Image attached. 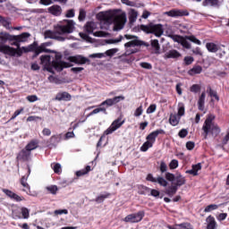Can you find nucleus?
I'll list each match as a JSON object with an SVG mask.
<instances>
[{
	"label": "nucleus",
	"instance_id": "f257e3e1",
	"mask_svg": "<svg viewBox=\"0 0 229 229\" xmlns=\"http://www.w3.org/2000/svg\"><path fill=\"white\" fill-rule=\"evenodd\" d=\"M31 37V34L23 32L20 35H12L7 32H0V53L8 55L9 56H22V53H31L35 51V46L30 45L29 47H21V43L28 42V38ZM6 42H11V46H15L17 48L12 47L8 45H4Z\"/></svg>",
	"mask_w": 229,
	"mask_h": 229
},
{
	"label": "nucleus",
	"instance_id": "f03ea898",
	"mask_svg": "<svg viewBox=\"0 0 229 229\" xmlns=\"http://www.w3.org/2000/svg\"><path fill=\"white\" fill-rule=\"evenodd\" d=\"M50 53L52 54L40 56V64L43 65L44 69H46L47 71H49L51 72L54 68L55 69V71L62 72L64 71V69L72 67V64L62 61V55H60L59 53L51 50Z\"/></svg>",
	"mask_w": 229,
	"mask_h": 229
},
{
	"label": "nucleus",
	"instance_id": "7ed1b4c3",
	"mask_svg": "<svg viewBox=\"0 0 229 229\" xmlns=\"http://www.w3.org/2000/svg\"><path fill=\"white\" fill-rule=\"evenodd\" d=\"M98 17L101 21H106V22H114V31H120L126 24V14L117 10L100 13Z\"/></svg>",
	"mask_w": 229,
	"mask_h": 229
},
{
	"label": "nucleus",
	"instance_id": "20e7f679",
	"mask_svg": "<svg viewBox=\"0 0 229 229\" xmlns=\"http://www.w3.org/2000/svg\"><path fill=\"white\" fill-rule=\"evenodd\" d=\"M216 119V115L208 114L202 126L203 137L207 139L208 137V133H211L214 137H217L218 133H221V129L216 123H214V120Z\"/></svg>",
	"mask_w": 229,
	"mask_h": 229
},
{
	"label": "nucleus",
	"instance_id": "39448f33",
	"mask_svg": "<svg viewBox=\"0 0 229 229\" xmlns=\"http://www.w3.org/2000/svg\"><path fill=\"white\" fill-rule=\"evenodd\" d=\"M56 31L61 37H65V35H71L76 30V22L72 20H64L59 23L55 24Z\"/></svg>",
	"mask_w": 229,
	"mask_h": 229
},
{
	"label": "nucleus",
	"instance_id": "423d86ee",
	"mask_svg": "<svg viewBox=\"0 0 229 229\" xmlns=\"http://www.w3.org/2000/svg\"><path fill=\"white\" fill-rule=\"evenodd\" d=\"M141 31L147 34H152L160 38L164 35V26L162 24L148 23V25H140Z\"/></svg>",
	"mask_w": 229,
	"mask_h": 229
},
{
	"label": "nucleus",
	"instance_id": "0eeeda50",
	"mask_svg": "<svg viewBox=\"0 0 229 229\" xmlns=\"http://www.w3.org/2000/svg\"><path fill=\"white\" fill-rule=\"evenodd\" d=\"M38 146L36 144H28L25 148L21 149V152L18 153L16 159L18 162H28L30 160V157H31V151L33 149H37Z\"/></svg>",
	"mask_w": 229,
	"mask_h": 229
},
{
	"label": "nucleus",
	"instance_id": "6e6552de",
	"mask_svg": "<svg viewBox=\"0 0 229 229\" xmlns=\"http://www.w3.org/2000/svg\"><path fill=\"white\" fill-rule=\"evenodd\" d=\"M124 38H127V40H131L127 43L124 44V47H137L139 46H145V47H149V44L146 43L140 39H139V37L130 35V34H125Z\"/></svg>",
	"mask_w": 229,
	"mask_h": 229
},
{
	"label": "nucleus",
	"instance_id": "1a4fd4ad",
	"mask_svg": "<svg viewBox=\"0 0 229 229\" xmlns=\"http://www.w3.org/2000/svg\"><path fill=\"white\" fill-rule=\"evenodd\" d=\"M95 30H98V23L94 21L86 22L84 26V31H86V33H89V34L93 33L94 37H100V38L106 37L108 35V33L103 30L94 32Z\"/></svg>",
	"mask_w": 229,
	"mask_h": 229
},
{
	"label": "nucleus",
	"instance_id": "9d476101",
	"mask_svg": "<svg viewBox=\"0 0 229 229\" xmlns=\"http://www.w3.org/2000/svg\"><path fill=\"white\" fill-rule=\"evenodd\" d=\"M123 124H124V121H121V118L114 120L110 127L106 131H105L104 135L101 136L98 141V144H101L104 139L107 140L108 138L106 137V135H110V133H114L115 130H119V128H121Z\"/></svg>",
	"mask_w": 229,
	"mask_h": 229
},
{
	"label": "nucleus",
	"instance_id": "9b49d317",
	"mask_svg": "<svg viewBox=\"0 0 229 229\" xmlns=\"http://www.w3.org/2000/svg\"><path fill=\"white\" fill-rule=\"evenodd\" d=\"M45 38H52L54 40H58L59 42H64L66 40V37L61 36L60 32L56 31V25H54V30H46L44 32Z\"/></svg>",
	"mask_w": 229,
	"mask_h": 229
},
{
	"label": "nucleus",
	"instance_id": "f8f14e48",
	"mask_svg": "<svg viewBox=\"0 0 229 229\" xmlns=\"http://www.w3.org/2000/svg\"><path fill=\"white\" fill-rule=\"evenodd\" d=\"M146 213L144 211H139L138 213L130 214L124 217L123 221L125 223H140L144 219Z\"/></svg>",
	"mask_w": 229,
	"mask_h": 229
},
{
	"label": "nucleus",
	"instance_id": "ddd939ff",
	"mask_svg": "<svg viewBox=\"0 0 229 229\" xmlns=\"http://www.w3.org/2000/svg\"><path fill=\"white\" fill-rule=\"evenodd\" d=\"M165 15H168V17H185L189 15V12L187 10L173 9L166 12Z\"/></svg>",
	"mask_w": 229,
	"mask_h": 229
},
{
	"label": "nucleus",
	"instance_id": "4468645a",
	"mask_svg": "<svg viewBox=\"0 0 229 229\" xmlns=\"http://www.w3.org/2000/svg\"><path fill=\"white\" fill-rule=\"evenodd\" d=\"M2 192H4V194H5V196H7V198H10L11 199H13V201H24V197L22 196H19L18 194H16L15 192L8 190V189H2Z\"/></svg>",
	"mask_w": 229,
	"mask_h": 229
},
{
	"label": "nucleus",
	"instance_id": "2eb2a0df",
	"mask_svg": "<svg viewBox=\"0 0 229 229\" xmlns=\"http://www.w3.org/2000/svg\"><path fill=\"white\" fill-rule=\"evenodd\" d=\"M69 61L77 64V65H84V64H87V62H90L89 58L83 56V55H74V56H70Z\"/></svg>",
	"mask_w": 229,
	"mask_h": 229
},
{
	"label": "nucleus",
	"instance_id": "dca6fc26",
	"mask_svg": "<svg viewBox=\"0 0 229 229\" xmlns=\"http://www.w3.org/2000/svg\"><path fill=\"white\" fill-rule=\"evenodd\" d=\"M72 96L71 94L64 91V92H60L55 96V100L56 101H71L72 99Z\"/></svg>",
	"mask_w": 229,
	"mask_h": 229
},
{
	"label": "nucleus",
	"instance_id": "f3484780",
	"mask_svg": "<svg viewBox=\"0 0 229 229\" xmlns=\"http://www.w3.org/2000/svg\"><path fill=\"white\" fill-rule=\"evenodd\" d=\"M182 56V54H180V52H178L177 50H170L168 52H166L164 55V58L165 60L169 59V58H180Z\"/></svg>",
	"mask_w": 229,
	"mask_h": 229
},
{
	"label": "nucleus",
	"instance_id": "a211bd4d",
	"mask_svg": "<svg viewBox=\"0 0 229 229\" xmlns=\"http://www.w3.org/2000/svg\"><path fill=\"white\" fill-rule=\"evenodd\" d=\"M207 221V229H216L217 226V222H216V218L212 216H208L206 219Z\"/></svg>",
	"mask_w": 229,
	"mask_h": 229
},
{
	"label": "nucleus",
	"instance_id": "6ab92c4d",
	"mask_svg": "<svg viewBox=\"0 0 229 229\" xmlns=\"http://www.w3.org/2000/svg\"><path fill=\"white\" fill-rule=\"evenodd\" d=\"M175 183L174 184L175 187H182V185H185L187 183V180H185V177L182 174H178L175 176Z\"/></svg>",
	"mask_w": 229,
	"mask_h": 229
},
{
	"label": "nucleus",
	"instance_id": "aec40b11",
	"mask_svg": "<svg viewBox=\"0 0 229 229\" xmlns=\"http://www.w3.org/2000/svg\"><path fill=\"white\" fill-rule=\"evenodd\" d=\"M203 72V67L199 65H194L191 70L188 71L190 76H195V74H201Z\"/></svg>",
	"mask_w": 229,
	"mask_h": 229
},
{
	"label": "nucleus",
	"instance_id": "412c9836",
	"mask_svg": "<svg viewBox=\"0 0 229 229\" xmlns=\"http://www.w3.org/2000/svg\"><path fill=\"white\" fill-rule=\"evenodd\" d=\"M49 13H52V15H62V7L60 5H52L48 8Z\"/></svg>",
	"mask_w": 229,
	"mask_h": 229
},
{
	"label": "nucleus",
	"instance_id": "4be33fe9",
	"mask_svg": "<svg viewBox=\"0 0 229 229\" xmlns=\"http://www.w3.org/2000/svg\"><path fill=\"white\" fill-rule=\"evenodd\" d=\"M159 133H160V131H153L152 133H150L147 137V141L144 144H153V142H155V139H157V137H158Z\"/></svg>",
	"mask_w": 229,
	"mask_h": 229
},
{
	"label": "nucleus",
	"instance_id": "5701e85b",
	"mask_svg": "<svg viewBox=\"0 0 229 229\" xmlns=\"http://www.w3.org/2000/svg\"><path fill=\"white\" fill-rule=\"evenodd\" d=\"M207 94L205 92H202L200 97L199 98L198 100V106H199V110H200L201 112H203V110H205V98H206Z\"/></svg>",
	"mask_w": 229,
	"mask_h": 229
},
{
	"label": "nucleus",
	"instance_id": "b1692460",
	"mask_svg": "<svg viewBox=\"0 0 229 229\" xmlns=\"http://www.w3.org/2000/svg\"><path fill=\"white\" fill-rule=\"evenodd\" d=\"M150 46L153 47L155 55H160V43H158V39H152Z\"/></svg>",
	"mask_w": 229,
	"mask_h": 229
},
{
	"label": "nucleus",
	"instance_id": "393cba45",
	"mask_svg": "<svg viewBox=\"0 0 229 229\" xmlns=\"http://www.w3.org/2000/svg\"><path fill=\"white\" fill-rule=\"evenodd\" d=\"M165 194L167 196H169V198H173L174 196V194H176V192H178V187H176L174 184L168 187L166 190H165Z\"/></svg>",
	"mask_w": 229,
	"mask_h": 229
},
{
	"label": "nucleus",
	"instance_id": "a878e982",
	"mask_svg": "<svg viewBox=\"0 0 229 229\" xmlns=\"http://www.w3.org/2000/svg\"><path fill=\"white\" fill-rule=\"evenodd\" d=\"M137 17H139V13L134 9H131L129 13V22L130 24H133L137 21Z\"/></svg>",
	"mask_w": 229,
	"mask_h": 229
},
{
	"label": "nucleus",
	"instance_id": "bb28decb",
	"mask_svg": "<svg viewBox=\"0 0 229 229\" xmlns=\"http://www.w3.org/2000/svg\"><path fill=\"white\" fill-rule=\"evenodd\" d=\"M198 171H201V163L192 165V169L187 171L189 174H193V176H198Z\"/></svg>",
	"mask_w": 229,
	"mask_h": 229
},
{
	"label": "nucleus",
	"instance_id": "cd10ccee",
	"mask_svg": "<svg viewBox=\"0 0 229 229\" xmlns=\"http://www.w3.org/2000/svg\"><path fill=\"white\" fill-rule=\"evenodd\" d=\"M13 219H22L21 208H13L12 211Z\"/></svg>",
	"mask_w": 229,
	"mask_h": 229
},
{
	"label": "nucleus",
	"instance_id": "c85d7f7f",
	"mask_svg": "<svg viewBox=\"0 0 229 229\" xmlns=\"http://www.w3.org/2000/svg\"><path fill=\"white\" fill-rule=\"evenodd\" d=\"M89 171H92V168L90 165H87L84 169L77 171L75 174L78 178H80V176H85V174H89Z\"/></svg>",
	"mask_w": 229,
	"mask_h": 229
},
{
	"label": "nucleus",
	"instance_id": "c756f323",
	"mask_svg": "<svg viewBox=\"0 0 229 229\" xmlns=\"http://www.w3.org/2000/svg\"><path fill=\"white\" fill-rule=\"evenodd\" d=\"M206 47L209 53H217L219 51V47L216 43H207Z\"/></svg>",
	"mask_w": 229,
	"mask_h": 229
},
{
	"label": "nucleus",
	"instance_id": "7c9ffc66",
	"mask_svg": "<svg viewBox=\"0 0 229 229\" xmlns=\"http://www.w3.org/2000/svg\"><path fill=\"white\" fill-rule=\"evenodd\" d=\"M169 123L172 126H178L180 123V116L176 114H170Z\"/></svg>",
	"mask_w": 229,
	"mask_h": 229
},
{
	"label": "nucleus",
	"instance_id": "2f4dec72",
	"mask_svg": "<svg viewBox=\"0 0 229 229\" xmlns=\"http://www.w3.org/2000/svg\"><path fill=\"white\" fill-rule=\"evenodd\" d=\"M51 167H52L54 173H55V174H62V165H60V163H54L51 165Z\"/></svg>",
	"mask_w": 229,
	"mask_h": 229
},
{
	"label": "nucleus",
	"instance_id": "473e14b6",
	"mask_svg": "<svg viewBox=\"0 0 229 229\" xmlns=\"http://www.w3.org/2000/svg\"><path fill=\"white\" fill-rule=\"evenodd\" d=\"M51 52V50L45 48L44 47H38L36 50H35V54L33 55V58H36V56H38L40 53H49Z\"/></svg>",
	"mask_w": 229,
	"mask_h": 229
},
{
	"label": "nucleus",
	"instance_id": "72a5a7b5",
	"mask_svg": "<svg viewBox=\"0 0 229 229\" xmlns=\"http://www.w3.org/2000/svg\"><path fill=\"white\" fill-rule=\"evenodd\" d=\"M46 190L47 191V192H49V194H53L54 196H55V194L58 192V186L56 185L47 186Z\"/></svg>",
	"mask_w": 229,
	"mask_h": 229
},
{
	"label": "nucleus",
	"instance_id": "f704fd0d",
	"mask_svg": "<svg viewBox=\"0 0 229 229\" xmlns=\"http://www.w3.org/2000/svg\"><path fill=\"white\" fill-rule=\"evenodd\" d=\"M21 184L22 185V187H24V189L28 190L29 191H30V184L28 183V177H26V175H23L21 179Z\"/></svg>",
	"mask_w": 229,
	"mask_h": 229
},
{
	"label": "nucleus",
	"instance_id": "c9c22d12",
	"mask_svg": "<svg viewBox=\"0 0 229 229\" xmlns=\"http://www.w3.org/2000/svg\"><path fill=\"white\" fill-rule=\"evenodd\" d=\"M218 3L217 0H204L202 4L203 6H217Z\"/></svg>",
	"mask_w": 229,
	"mask_h": 229
},
{
	"label": "nucleus",
	"instance_id": "e433bc0d",
	"mask_svg": "<svg viewBox=\"0 0 229 229\" xmlns=\"http://www.w3.org/2000/svg\"><path fill=\"white\" fill-rule=\"evenodd\" d=\"M177 115L179 117H182L183 115H185V105H183V103H179L178 104V114Z\"/></svg>",
	"mask_w": 229,
	"mask_h": 229
},
{
	"label": "nucleus",
	"instance_id": "4c0bfd02",
	"mask_svg": "<svg viewBox=\"0 0 229 229\" xmlns=\"http://www.w3.org/2000/svg\"><path fill=\"white\" fill-rule=\"evenodd\" d=\"M107 198H110V193L99 195L96 198L95 201L97 203H103V201H105V199H106Z\"/></svg>",
	"mask_w": 229,
	"mask_h": 229
},
{
	"label": "nucleus",
	"instance_id": "58836bf2",
	"mask_svg": "<svg viewBox=\"0 0 229 229\" xmlns=\"http://www.w3.org/2000/svg\"><path fill=\"white\" fill-rule=\"evenodd\" d=\"M156 183H158L159 185H161V187H167V181L164 179V177L158 176L156 179Z\"/></svg>",
	"mask_w": 229,
	"mask_h": 229
},
{
	"label": "nucleus",
	"instance_id": "ea45409f",
	"mask_svg": "<svg viewBox=\"0 0 229 229\" xmlns=\"http://www.w3.org/2000/svg\"><path fill=\"white\" fill-rule=\"evenodd\" d=\"M21 218L28 219L30 217V209H28L27 208H21Z\"/></svg>",
	"mask_w": 229,
	"mask_h": 229
},
{
	"label": "nucleus",
	"instance_id": "a19ab883",
	"mask_svg": "<svg viewBox=\"0 0 229 229\" xmlns=\"http://www.w3.org/2000/svg\"><path fill=\"white\" fill-rule=\"evenodd\" d=\"M0 22L2 23L4 28H6V30H12V27H11L12 22H10V21L2 17V20L0 21Z\"/></svg>",
	"mask_w": 229,
	"mask_h": 229
},
{
	"label": "nucleus",
	"instance_id": "79ce46f5",
	"mask_svg": "<svg viewBox=\"0 0 229 229\" xmlns=\"http://www.w3.org/2000/svg\"><path fill=\"white\" fill-rule=\"evenodd\" d=\"M186 39L193 42V44H197L198 46H201V41L194 36H186Z\"/></svg>",
	"mask_w": 229,
	"mask_h": 229
},
{
	"label": "nucleus",
	"instance_id": "37998d69",
	"mask_svg": "<svg viewBox=\"0 0 229 229\" xmlns=\"http://www.w3.org/2000/svg\"><path fill=\"white\" fill-rule=\"evenodd\" d=\"M85 17H87V12H85V9H80L78 20L81 22L85 21Z\"/></svg>",
	"mask_w": 229,
	"mask_h": 229
},
{
	"label": "nucleus",
	"instance_id": "c03bdc74",
	"mask_svg": "<svg viewBox=\"0 0 229 229\" xmlns=\"http://www.w3.org/2000/svg\"><path fill=\"white\" fill-rule=\"evenodd\" d=\"M219 207L216 204H210L205 208L204 212H212V210H217Z\"/></svg>",
	"mask_w": 229,
	"mask_h": 229
},
{
	"label": "nucleus",
	"instance_id": "a18cd8bd",
	"mask_svg": "<svg viewBox=\"0 0 229 229\" xmlns=\"http://www.w3.org/2000/svg\"><path fill=\"white\" fill-rule=\"evenodd\" d=\"M165 180H167V182H174L176 176L174 175V174L167 172L165 173Z\"/></svg>",
	"mask_w": 229,
	"mask_h": 229
},
{
	"label": "nucleus",
	"instance_id": "49530a36",
	"mask_svg": "<svg viewBox=\"0 0 229 229\" xmlns=\"http://www.w3.org/2000/svg\"><path fill=\"white\" fill-rule=\"evenodd\" d=\"M48 81H50V83H55L56 85H60V83H62V81L53 75H50L48 77Z\"/></svg>",
	"mask_w": 229,
	"mask_h": 229
},
{
	"label": "nucleus",
	"instance_id": "de8ad7c7",
	"mask_svg": "<svg viewBox=\"0 0 229 229\" xmlns=\"http://www.w3.org/2000/svg\"><path fill=\"white\" fill-rule=\"evenodd\" d=\"M99 112H104L105 114H106V108L105 107L96 108L91 113H89V115H94L95 114H99Z\"/></svg>",
	"mask_w": 229,
	"mask_h": 229
},
{
	"label": "nucleus",
	"instance_id": "09e8293b",
	"mask_svg": "<svg viewBox=\"0 0 229 229\" xmlns=\"http://www.w3.org/2000/svg\"><path fill=\"white\" fill-rule=\"evenodd\" d=\"M159 171L162 174L167 173V164H165V162L161 161L160 166H159Z\"/></svg>",
	"mask_w": 229,
	"mask_h": 229
},
{
	"label": "nucleus",
	"instance_id": "8fccbe9b",
	"mask_svg": "<svg viewBox=\"0 0 229 229\" xmlns=\"http://www.w3.org/2000/svg\"><path fill=\"white\" fill-rule=\"evenodd\" d=\"M79 35H80L81 38H82L83 40H86V42L92 41V38L89 37V35H87V33L80 32Z\"/></svg>",
	"mask_w": 229,
	"mask_h": 229
},
{
	"label": "nucleus",
	"instance_id": "3c124183",
	"mask_svg": "<svg viewBox=\"0 0 229 229\" xmlns=\"http://www.w3.org/2000/svg\"><path fill=\"white\" fill-rule=\"evenodd\" d=\"M181 45L182 46V47H185L186 49H191V43L187 41L186 37L182 38V40L181 41Z\"/></svg>",
	"mask_w": 229,
	"mask_h": 229
},
{
	"label": "nucleus",
	"instance_id": "603ef678",
	"mask_svg": "<svg viewBox=\"0 0 229 229\" xmlns=\"http://www.w3.org/2000/svg\"><path fill=\"white\" fill-rule=\"evenodd\" d=\"M105 105L106 106H114V101L112 100V98H107L100 104V106H105Z\"/></svg>",
	"mask_w": 229,
	"mask_h": 229
},
{
	"label": "nucleus",
	"instance_id": "864d4df0",
	"mask_svg": "<svg viewBox=\"0 0 229 229\" xmlns=\"http://www.w3.org/2000/svg\"><path fill=\"white\" fill-rule=\"evenodd\" d=\"M191 92H199V90H201V86H199V84H193L191 88H190Z\"/></svg>",
	"mask_w": 229,
	"mask_h": 229
},
{
	"label": "nucleus",
	"instance_id": "5fc2aeb1",
	"mask_svg": "<svg viewBox=\"0 0 229 229\" xmlns=\"http://www.w3.org/2000/svg\"><path fill=\"white\" fill-rule=\"evenodd\" d=\"M113 100V105H117L120 101H124V96H118L111 98Z\"/></svg>",
	"mask_w": 229,
	"mask_h": 229
},
{
	"label": "nucleus",
	"instance_id": "6e6d98bb",
	"mask_svg": "<svg viewBox=\"0 0 229 229\" xmlns=\"http://www.w3.org/2000/svg\"><path fill=\"white\" fill-rule=\"evenodd\" d=\"M74 15H75L74 9H69L68 11H66L65 17L67 19H72V17H74Z\"/></svg>",
	"mask_w": 229,
	"mask_h": 229
},
{
	"label": "nucleus",
	"instance_id": "4d7b16f0",
	"mask_svg": "<svg viewBox=\"0 0 229 229\" xmlns=\"http://www.w3.org/2000/svg\"><path fill=\"white\" fill-rule=\"evenodd\" d=\"M208 90H209V96L211 98H216V101H219V96H217V93L216 91H214L213 89L210 87L208 88Z\"/></svg>",
	"mask_w": 229,
	"mask_h": 229
},
{
	"label": "nucleus",
	"instance_id": "13d9d810",
	"mask_svg": "<svg viewBox=\"0 0 229 229\" xmlns=\"http://www.w3.org/2000/svg\"><path fill=\"white\" fill-rule=\"evenodd\" d=\"M117 51H119V49L112 48V49L106 50V56H114V55H115V53H117Z\"/></svg>",
	"mask_w": 229,
	"mask_h": 229
},
{
	"label": "nucleus",
	"instance_id": "bf43d9fd",
	"mask_svg": "<svg viewBox=\"0 0 229 229\" xmlns=\"http://www.w3.org/2000/svg\"><path fill=\"white\" fill-rule=\"evenodd\" d=\"M122 40H123V36H120V38H117V39H107L106 41V43H107V44H119V42H121Z\"/></svg>",
	"mask_w": 229,
	"mask_h": 229
},
{
	"label": "nucleus",
	"instance_id": "052dcab7",
	"mask_svg": "<svg viewBox=\"0 0 229 229\" xmlns=\"http://www.w3.org/2000/svg\"><path fill=\"white\" fill-rule=\"evenodd\" d=\"M142 106H140L134 112V117H140V115H142Z\"/></svg>",
	"mask_w": 229,
	"mask_h": 229
},
{
	"label": "nucleus",
	"instance_id": "680f3d73",
	"mask_svg": "<svg viewBox=\"0 0 229 229\" xmlns=\"http://www.w3.org/2000/svg\"><path fill=\"white\" fill-rule=\"evenodd\" d=\"M170 169H176L178 167V160L173 159L169 164Z\"/></svg>",
	"mask_w": 229,
	"mask_h": 229
},
{
	"label": "nucleus",
	"instance_id": "e2e57ef3",
	"mask_svg": "<svg viewBox=\"0 0 229 229\" xmlns=\"http://www.w3.org/2000/svg\"><path fill=\"white\" fill-rule=\"evenodd\" d=\"M192 62H194V57H192V56L184 57L185 65H191V64H192Z\"/></svg>",
	"mask_w": 229,
	"mask_h": 229
},
{
	"label": "nucleus",
	"instance_id": "0e129e2a",
	"mask_svg": "<svg viewBox=\"0 0 229 229\" xmlns=\"http://www.w3.org/2000/svg\"><path fill=\"white\" fill-rule=\"evenodd\" d=\"M147 182H151L152 183H157V178H155L151 174H148L146 177Z\"/></svg>",
	"mask_w": 229,
	"mask_h": 229
},
{
	"label": "nucleus",
	"instance_id": "69168bd1",
	"mask_svg": "<svg viewBox=\"0 0 229 229\" xmlns=\"http://www.w3.org/2000/svg\"><path fill=\"white\" fill-rule=\"evenodd\" d=\"M155 110H157V105H155V104L150 105L147 109V114H153V112H155Z\"/></svg>",
	"mask_w": 229,
	"mask_h": 229
},
{
	"label": "nucleus",
	"instance_id": "338daca9",
	"mask_svg": "<svg viewBox=\"0 0 229 229\" xmlns=\"http://www.w3.org/2000/svg\"><path fill=\"white\" fill-rule=\"evenodd\" d=\"M149 148H153V144H143L140 147V151L146 152Z\"/></svg>",
	"mask_w": 229,
	"mask_h": 229
},
{
	"label": "nucleus",
	"instance_id": "774afa93",
	"mask_svg": "<svg viewBox=\"0 0 229 229\" xmlns=\"http://www.w3.org/2000/svg\"><path fill=\"white\" fill-rule=\"evenodd\" d=\"M150 196H153L154 198H158L160 196V191L155 189L150 190Z\"/></svg>",
	"mask_w": 229,
	"mask_h": 229
}]
</instances>
